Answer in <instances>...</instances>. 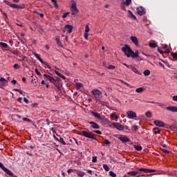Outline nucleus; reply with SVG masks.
I'll return each mask as SVG.
<instances>
[{"label":"nucleus","mask_w":177,"mask_h":177,"mask_svg":"<svg viewBox=\"0 0 177 177\" xmlns=\"http://www.w3.org/2000/svg\"><path fill=\"white\" fill-rule=\"evenodd\" d=\"M132 128H133V131H135V132H136V131H138V126L136 125H133Z\"/></svg>","instance_id":"51"},{"label":"nucleus","mask_w":177,"mask_h":177,"mask_svg":"<svg viewBox=\"0 0 177 177\" xmlns=\"http://www.w3.org/2000/svg\"><path fill=\"white\" fill-rule=\"evenodd\" d=\"M128 118H129L130 120H133V118H136L137 115H136V113H135L133 111H129L127 112Z\"/></svg>","instance_id":"6"},{"label":"nucleus","mask_w":177,"mask_h":177,"mask_svg":"<svg viewBox=\"0 0 177 177\" xmlns=\"http://www.w3.org/2000/svg\"><path fill=\"white\" fill-rule=\"evenodd\" d=\"M97 161V157L93 156L92 158V162H96Z\"/></svg>","instance_id":"48"},{"label":"nucleus","mask_w":177,"mask_h":177,"mask_svg":"<svg viewBox=\"0 0 177 177\" xmlns=\"http://www.w3.org/2000/svg\"><path fill=\"white\" fill-rule=\"evenodd\" d=\"M3 2L4 3H6V5H8L10 7L12 5V3H10V2H9L8 1L4 0Z\"/></svg>","instance_id":"49"},{"label":"nucleus","mask_w":177,"mask_h":177,"mask_svg":"<svg viewBox=\"0 0 177 177\" xmlns=\"http://www.w3.org/2000/svg\"><path fill=\"white\" fill-rule=\"evenodd\" d=\"M6 84H8V80H6V79H5L3 77H1L0 78L1 86H5V85H6Z\"/></svg>","instance_id":"15"},{"label":"nucleus","mask_w":177,"mask_h":177,"mask_svg":"<svg viewBox=\"0 0 177 177\" xmlns=\"http://www.w3.org/2000/svg\"><path fill=\"white\" fill-rule=\"evenodd\" d=\"M122 51H123L127 57H132L133 59H135V57H139V51L136 50L133 52L132 48H131L128 44H125L124 46L122 48Z\"/></svg>","instance_id":"1"},{"label":"nucleus","mask_w":177,"mask_h":177,"mask_svg":"<svg viewBox=\"0 0 177 177\" xmlns=\"http://www.w3.org/2000/svg\"><path fill=\"white\" fill-rule=\"evenodd\" d=\"M35 72L36 73V74L37 75H39V77H41L42 75V74L40 73L39 71H38V68H35Z\"/></svg>","instance_id":"44"},{"label":"nucleus","mask_w":177,"mask_h":177,"mask_svg":"<svg viewBox=\"0 0 177 177\" xmlns=\"http://www.w3.org/2000/svg\"><path fill=\"white\" fill-rule=\"evenodd\" d=\"M166 110H167L168 111H171L172 113H177L176 106H167Z\"/></svg>","instance_id":"12"},{"label":"nucleus","mask_w":177,"mask_h":177,"mask_svg":"<svg viewBox=\"0 0 177 177\" xmlns=\"http://www.w3.org/2000/svg\"><path fill=\"white\" fill-rule=\"evenodd\" d=\"M60 78H62V80H66V76H64V75L61 74V75H59Z\"/></svg>","instance_id":"64"},{"label":"nucleus","mask_w":177,"mask_h":177,"mask_svg":"<svg viewBox=\"0 0 177 177\" xmlns=\"http://www.w3.org/2000/svg\"><path fill=\"white\" fill-rule=\"evenodd\" d=\"M124 3V5H126V6H129L131 3H132V0H126Z\"/></svg>","instance_id":"33"},{"label":"nucleus","mask_w":177,"mask_h":177,"mask_svg":"<svg viewBox=\"0 0 177 177\" xmlns=\"http://www.w3.org/2000/svg\"><path fill=\"white\" fill-rule=\"evenodd\" d=\"M0 46H1V48H3L4 49H8V48H9L8 44L3 42H0Z\"/></svg>","instance_id":"25"},{"label":"nucleus","mask_w":177,"mask_h":177,"mask_svg":"<svg viewBox=\"0 0 177 177\" xmlns=\"http://www.w3.org/2000/svg\"><path fill=\"white\" fill-rule=\"evenodd\" d=\"M131 41L136 45V46H139V41L138 40V37L135 36L130 37Z\"/></svg>","instance_id":"9"},{"label":"nucleus","mask_w":177,"mask_h":177,"mask_svg":"<svg viewBox=\"0 0 177 177\" xmlns=\"http://www.w3.org/2000/svg\"><path fill=\"white\" fill-rule=\"evenodd\" d=\"M74 28L73 27V26L70 25V24H66L65 26V29L66 30L67 32H68V34H71V32H73V29Z\"/></svg>","instance_id":"11"},{"label":"nucleus","mask_w":177,"mask_h":177,"mask_svg":"<svg viewBox=\"0 0 177 177\" xmlns=\"http://www.w3.org/2000/svg\"><path fill=\"white\" fill-rule=\"evenodd\" d=\"M13 68L17 70V68H20V66L17 64H14Z\"/></svg>","instance_id":"50"},{"label":"nucleus","mask_w":177,"mask_h":177,"mask_svg":"<svg viewBox=\"0 0 177 177\" xmlns=\"http://www.w3.org/2000/svg\"><path fill=\"white\" fill-rule=\"evenodd\" d=\"M67 172L68 174H71L72 172H74V170H73L72 169H68Z\"/></svg>","instance_id":"59"},{"label":"nucleus","mask_w":177,"mask_h":177,"mask_svg":"<svg viewBox=\"0 0 177 177\" xmlns=\"http://www.w3.org/2000/svg\"><path fill=\"white\" fill-rule=\"evenodd\" d=\"M57 91H62V88L60 87V86H59V84H57V86H55Z\"/></svg>","instance_id":"60"},{"label":"nucleus","mask_w":177,"mask_h":177,"mask_svg":"<svg viewBox=\"0 0 177 177\" xmlns=\"http://www.w3.org/2000/svg\"><path fill=\"white\" fill-rule=\"evenodd\" d=\"M143 91H145V88L139 87L136 88V92H137V93H141V92H143Z\"/></svg>","instance_id":"30"},{"label":"nucleus","mask_w":177,"mask_h":177,"mask_svg":"<svg viewBox=\"0 0 177 177\" xmlns=\"http://www.w3.org/2000/svg\"><path fill=\"white\" fill-rule=\"evenodd\" d=\"M12 84H13V85H16V84H17V80H13L11 81Z\"/></svg>","instance_id":"56"},{"label":"nucleus","mask_w":177,"mask_h":177,"mask_svg":"<svg viewBox=\"0 0 177 177\" xmlns=\"http://www.w3.org/2000/svg\"><path fill=\"white\" fill-rule=\"evenodd\" d=\"M172 99L174 102H177V95L173 96Z\"/></svg>","instance_id":"61"},{"label":"nucleus","mask_w":177,"mask_h":177,"mask_svg":"<svg viewBox=\"0 0 177 177\" xmlns=\"http://www.w3.org/2000/svg\"><path fill=\"white\" fill-rule=\"evenodd\" d=\"M24 121H26L27 122H31V120L27 118H23Z\"/></svg>","instance_id":"52"},{"label":"nucleus","mask_w":177,"mask_h":177,"mask_svg":"<svg viewBox=\"0 0 177 177\" xmlns=\"http://www.w3.org/2000/svg\"><path fill=\"white\" fill-rule=\"evenodd\" d=\"M133 147L137 150V151H140L142 149V146L140 145H133Z\"/></svg>","instance_id":"29"},{"label":"nucleus","mask_w":177,"mask_h":177,"mask_svg":"<svg viewBox=\"0 0 177 177\" xmlns=\"http://www.w3.org/2000/svg\"><path fill=\"white\" fill-rule=\"evenodd\" d=\"M103 66L104 67H106V68H108V70H115V66H113V65H108L106 64V63H103Z\"/></svg>","instance_id":"19"},{"label":"nucleus","mask_w":177,"mask_h":177,"mask_svg":"<svg viewBox=\"0 0 177 177\" xmlns=\"http://www.w3.org/2000/svg\"><path fill=\"white\" fill-rule=\"evenodd\" d=\"M33 55L36 57V59H37V60H39V62H40V63H44V60L41 59V55H39L37 53H33Z\"/></svg>","instance_id":"21"},{"label":"nucleus","mask_w":177,"mask_h":177,"mask_svg":"<svg viewBox=\"0 0 177 177\" xmlns=\"http://www.w3.org/2000/svg\"><path fill=\"white\" fill-rule=\"evenodd\" d=\"M10 8H12V9H24L26 8V6L24 4L19 6L16 3H11Z\"/></svg>","instance_id":"8"},{"label":"nucleus","mask_w":177,"mask_h":177,"mask_svg":"<svg viewBox=\"0 0 177 177\" xmlns=\"http://www.w3.org/2000/svg\"><path fill=\"white\" fill-rule=\"evenodd\" d=\"M138 172H145V174H151V172H156V169L140 168L138 169Z\"/></svg>","instance_id":"5"},{"label":"nucleus","mask_w":177,"mask_h":177,"mask_svg":"<svg viewBox=\"0 0 177 177\" xmlns=\"http://www.w3.org/2000/svg\"><path fill=\"white\" fill-rule=\"evenodd\" d=\"M137 13L140 16H143V15H146V9L143 7H140L137 8Z\"/></svg>","instance_id":"7"},{"label":"nucleus","mask_w":177,"mask_h":177,"mask_svg":"<svg viewBox=\"0 0 177 177\" xmlns=\"http://www.w3.org/2000/svg\"><path fill=\"white\" fill-rule=\"evenodd\" d=\"M77 175L78 176L82 177V176H84V175H85V172L81 171H77Z\"/></svg>","instance_id":"34"},{"label":"nucleus","mask_w":177,"mask_h":177,"mask_svg":"<svg viewBox=\"0 0 177 177\" xmlns=\"http://www.w3.org/2000/svg\"><path fill=\"white\" fill-rule=\"evenodd\" d=\"M118 139H119V140H121V142H130V140H131L127 136H121V137H119Z\"/></svg>","instance_id":"14"},{"label":"nucleus","mask_w":177,"mask_h":177,"mask_svg":"<svg viewBox=\"0 0 177 177\" xmlns=\"http://www.w3.org/2000/svg\"><path fill=\"white\" fill-rule=\"evenodd\" d=\"M55 73L56 75H58V77H60V75H62V73H59V71H55Z\"/></svg>","instance_id":"58"},{"label":"nucleus","mask_w":177,"mask_h":177,"mask_svg":"<svg viewBox=\"0 0 177 177\" xmlns=\"http://www.w3.org/2000/svg\"><path fill=\"white\" fill-rule=\"evenodd\" d=\"M153 133H155V135H157V133H160V129L158 127L153 128Z\"/></svg>","instance_id":"32"},{"label":"nucleus","mask_w":177,"mask_h":177,"mask_svg":"<svg viewBox=\"0 0 177 177\" xmlns=\"http://www.w3.org/2000/svg\"><path fill=\"white\" fill-rule=\"evenodd\" d=\"M75 86L77 89H80V88H82V86H84V84H82V83H76Z\"/></svg>","instance_id":"37"},{"label":"nucleus","mask_w":177,"mask_h":177,"mask_svg":"<svg viewBox=\"0 0 177 177\" xmlns=\"http://www.w3.org/2000/svg\"><path fill=\"white\" fill-rule=\"evenodd\" d=\"M125 4H124V3H122L121 4V9H122V10H124L125 12H126V10H127V7H125Z\"/></svg>","instance_id":"41"},{"label":"nucleus","mask_w":177,"mask_h":177,"mask_svg":"<svg viewBox=\"0 0 177 177\" xmlns=\"http://www.w3.org/2000/svg\"><path fill=\"white\" fill-rule=\"evenodd\" d=\"M128 14H129V17H130V19H133V20H136V16H135V15H133V13L132 12V11L131 10H127Z\"/></svg>","instance_id":"18"},{"label":"nucleus","mask_w":177,"mask_h":177,"mask_svg":"<svg viewBox=\"0 0 177 177\" xmlns=\"http://www.w3.org/2000/svg\"><path fill=\"white\" fill-rule=\"evenodd\" d=\"M3 170L7 174V175H9L10 176H13V172H12L9 169L4 167Z\"/></svg>","instance_id":"17"},{"label":"nucleus","mask_w":177,"mask_h":177,"mask_svg":"<svg viewBox=\"0 0 177 177\" xmlns=\"http://www.w3.org/2000/svg\"><path fill=\"white\" fill-rule=\"evenodd\" d=\"M84 38H85L86 39H88V37H89V35H88V33H86V32H84Z\"/></svg>","instance_id":"55"},{"label":"nucleus","mask_w":177,"mask_h":177,"mask_svg":"<svg viewBox=\"0 0 177 177\" xmlns=\"http://www.w3.org/2000/svg\"><path fill=\"white\" fill-rule=\"evenodd\" d=\"M50 82L53 84V85H55V86H57V85H59V80H55L53 77V79L51 80V81Z\"/></svg>","instance_id":"24"},{"label":"nucleus","mask_w":177,"mask_h":177,"mask_svg":"<svg viewBox=\"0 0 177 177\" xmlns=\"http://www.w3.org/2000/svg\"><path fill=\"white\" fill-rule=\"evenodd\" d=\"M124 129H126V131H131V129H129V127L128 126H124Z\"/></svg>","instance_id":"62"},{"label":"nucleus","mask_w":177,"mask_h":177,"mask_svg":"<svg viewBox=\"0 0 177 177\" xmlns=\"http://www.w3.org/2000/svg\"><path fill=\"white\" fill-rule=\"evenodd\" d=\"M101 97H102V95H94V97L96 100H99Z\"/></svg>","instance_id":"54"},{"label":"nucleus","mask_w":177,"mask_h":177,"mask_svg":"<svg viewBox=\"0 0 177 177\" xmlns=\"http://www.w3.org/2000/svg\"><path fill=\"white\" fill-rule=\"evenodd\" d=\"M71 15H75L78 13V8H77V3L73 1L71 6Z\"/></svg>","instance_id":"3"},{"label":"nucleus","mask_w":177,"mask_h":177,"mask_svg":"<svg viewBox=\"0 0 177 177\" xmlns=\"http://www.w3.org/2000/svg\"><path fill=\"white\" fill-rule=\"evenodd\" d=\"M55 41L57 42V45H58V46H60V48H64V46L63 45V43H62V41H60V39L56 37Z\"/></svg>","instance_id":"20"},{"label":"nucleus","mask_w":177,"mask_h":177,"mask_svg":"<svg viewBox=\"0 0 177 177\" xmlns=\"http://www.w3.org/2000/svg\"><path fill=\"white\" fill-rule=\"evenodd\" d=\"M91 113L92 115L95 117V118H98V120H100V118H102L100 117V113H99L97 112H94V111H91Z\"/></svg>","instance_id":"22"},{"label":"nucleus","mask_w":177,"mask_h":177,"mask_svg":"<svg viewBox=\"0 0 177 177\" xmlns=\"http://www.w3.org/2000/svg\"><path fill=\"white\" fill-rule=\"evenodd\" d=\"M131 70H132V71H133V73H135L136 74H138L139 75H140V73H139V71H138V69L133 66H131V68H130Z\"/></svg>","instance_id":"27"},{"label":"nucleus","mask_w":177,"mask_h":177,"mask_svg":"<svg viewBox=\"0 0 177 177\" xmlns=\"http://www.w3.org/2000/svg\"><path fill=\"white\" fill-rule=\"evenodd\" d=\"M112 125L114 128H116L118 131H124V126L118 122H112Z\"/></svg>","instance_id":"4"},{"label":"nucleus","mask_w":177,"mask_h":177,"mask_svg":"<svg viewBox=\"0 0 177 177\" xmlns=\"http://www.w3.org/2000/svg\"><path fill=\"white\" fill-rule=\"evenodd\" d=\"M89 124H91V127L93 128V129H99L100 128L99 124L95 122H89Z\"/></svg>","instance_id":"13"},{"label":"nucleus","mask_w":177,"mask_h":177,"mask_svg":"<svg viewBox=\"0 0 177 177\" xmlns=\"http://www.w3.org/2000/svg\"><path fill=\"white\" fill-rule=\"evenodd\" d=\"M41 64H44L45 68H46V67H47V68H49V70H50V68H50V66H49V64H48V62L43 61V62H41Z\"/></svg>","instance_id":"31"},{"label":"nucleus","mask_w":177,"mask_h":177,"mask_svg":"<svg viewBox=\"0 0 177 177\" xmlns=\"http://www.w3.org/2000/svg\"><path fill=\"white\" fill-rule=\"evenodd\" d=\"M145 115L147 118H151V112L149 111H147Z\"/></svg>","instance_id":"36"},{"label":"nucleus","mask_w":177,"mask_h":177,"mask_svg":"<svg viewBox=\"0 0 177 177\" xmlns=\"http://www.w3.org/2000/svg\"><path fill=\"white\" fill-rule=\"evenodd\" d=\"M24 102L28 104V99H27L26 97H24Z\"/></svg>","instance_id":"57"},{"label":"nucleus","mask_w":177,"mask_h":177,"mask_svg":"<svg viewBox=\"0 0 177 177\" xmlns=\"http://www.w3.org/2000/svg\"><path fill=\"white\" fill-rule=\"evenodd\" d=\"M130 176H136L139 174V171H129L127 173Z\"/></svg>","instance_id":"23"},{"label":"nucleus","mask_w":177,"mask_h":177,"mask_svg":"<svg viewBox=\"0 0 177 177\" xmlns=\"http://www.w3.org/2000/svg\"><path fill=\"white\" fill-rule=\"evenodd\" d=\"M171 55L173 57V59L177 60V53H171Z\"/></svg>","instance_id":"38"},{"label":"nucleus","mask_w":177,"mask_h":177,"mask_svg":"<svg viewBox=\"0 0 177 177\" xmlns=\"http://www.w3.org/2000/svg\"><path fill=\"white\" fill-rule=\"evenodd\" d=\"M162 151L165 153V154H169V151H168V149H162Z\"/></svg>","instance_id":"45"},{"label":"nucleus","mask_w":177,"mask_h":177,"mask_svg":"<svg viewBox=\"0 0 177 177\" xmlns=\"http://www.w3.org/2000/svg\"><path fill=\"white\" fill-rule=\"evenodd\" d=\"M149 46L151 48H157V44H156L155 43H150Z\"/></svg>","instance_id":"42"},{"label":"nucleus","mask_w":177,"mask_h":177,"mask_svg":"<svg viewBox=\"0 0 177 177\" xmlns=\"http://www.w3.org/2000/svg\"><path fill=\"white\" fill-rule=\"evenodd\" d=\"M93 132L94 133H97V135H102V131H100L99 130H93Z\"/></svg>","instance_id":"46"},{"label":"nucleus","mask_w":177,"mask_h":177,"mask_svg":"<svg viewBox=\"0 0 177 177\" xmlns=\"http://www.w3.org/2000/svg\"><path fill=\"white\" fill-rule=\"evenodd\" d=\"M59 143H62V145H64V146H66V145H67L66 143V142L64 141V139H63V138L60 137L59 139H57Z\"/></svg>","instance_id":"26"},{"label":"nucleus","mask_w":177,"mask_h":177,"mask_svg":"<svg viewBox=\"0 0 177 177\" xmlns=\"http://www.w3.org/2000/svg\"><path fill=\"white\" fill-rule=\"evenodd\" d=\"M111 142L109 140H104V145H111Z\"/></svg>","instance_id":"53"},{"label":"nucleus","mask_w":177,"mask_h":177,"mask_svg":"<svg viewBox=\"0 0 177 177\" xmlns=\"http://www.w3.org/2000/svg\"><path fill=\"white\" fill-rule=\"evenodd\" d=\"M92 93L94 96H102V92L99 90H93Z\"/></svg>","instance_id":"16"},{"label":"nucleus","mask_w":177,"mask_h":177,"mask_svg":"<svg viewBox=\"0 0 177 177\" xmlns=\"http://www.w3.org/2000/svg\"><path fill=\"white\" fill-rule=\"evenodd\" d=\"M109 175L110 176H112V177H115L117 176V174H115V173H114V171H109Z\"/></svg>","instance_id":"40"},{"label":"nucleus","mask_w":177,"mask_h":177,"mask_svg":"<svg viewBox=\"0 0 177 177\" xmlns=\"http://www.w3.org/2000/svg\"><path fill=\"white\" fill-rule=\"evenodd\" d=\"M82 136H84V138H87L88 139H92L93 140H95L96 138H95V134L92 132L82 131H81Z\"/></svg>","instance_id":"2"},{"label":"nucleus","mask_w":177,"mask_h":177,"mask_svg":"<svg viewBox=\"0 0 177 177\" xmlns=\"http://www.w3.org/2000/svg\"><path fill=\"white\" fill-rule=\"evenodd\" d=\"M70 15V12H65L62 15V18L63 19H66V17H67V15Z\"/></svg>","instance_id":"43"},{"label":"nucleus","mask_w":177,"mask_h":177,"mask_svg":"<svg viewBox=\"0 0 177 177\" xmlns=\"http://www.w3.org/2000/svg\"><path fill=\"white\" fill-rule=\"evenodd\" d=\"M153 124H155L156 127H165V123H164V122L161 120H155L153 122Z\"/></svg>","instance_id":"10"},{"label":"nucleus","mask_w":177,"mask_h":177,"mask_svg":"<svg viewBox=\"0 0 177 177\" xmlns=\"http://www.w3.org/2000/svg\"><path fill=\"white\" fill-rule=\"evenodd\" d=\"M143 74H144V75H145V76H149V75H150V70L147 69V70L144 71Z\"/></svg>","instance_id":"35"},{"label":"nucleus","mask_w":177,"mask_h":177,"mask_svg":"<svg viewBox=\"0 0 177 177\" xmlns=\"http://www.w3.org/2000/svg\"><path fill=\"white\" fill-rule=\"evenodd\" d=\"M55 8H59V5H57V1L53 3Z\"/></svg>","instance_id":"63"},{"label":"nucleus","mask_w":177,"mask_h":177,"mask_svg":"<svg viewBox=\"0 0 177 177\" xmlns=\"http://www.w3.org/2000/svg\"><path fill=\"white\" fill-rule=\"evenodd\" d=\"M103 168L104 169H105V171H110V168L109 167V166L107 165H103Z\"/></svg>","instance_id":"39"},{"label":"nucleus","mask_w":177,"mask_h":177,"mask_svg":"<svg viewBox=\"0 0 177 177\" xmlns=\"http://www.w3.org/2000/svg\"><path fill=\"white\" fill-rule=\"evenodd\" d=\"M44 77H45L46 78V80H48L50 82H51L52 80L53 79V77L52 76L47 75V74H44Z\"/></svg>","instance_id":"28"},{"label":"nucleus","mask_w":177,"mask_h":177,"mask_svg":"<svg viewBox=\"0 0 177 177\" xmlns=\"http://www.w3.org/2000/svg\"><path fill=\"white\" fill-rule=\"evenodd\" d=\"M89 32V26L86 25L85 26V32L88 33Z\"/></svg>","instance_id":"47"}]
</instances>
